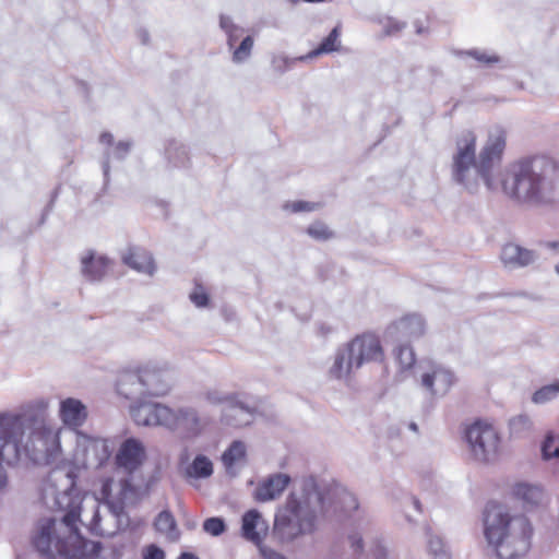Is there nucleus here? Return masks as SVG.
Segmentation results:
<instances>
[{"label":"nucleus","mask_w":559,"mask_h":559,"mask_svg":"<svg viewBox=\"0 0 559 559\" xmlns=\"http://www.w3.org/2000/svg\"><path fill=\"white\" fill-rule=\"evenodd\" d=\"M189 297L190 300L199 308L206 307L210 301L209 294L205 287L201 284H195Z\"/></svg>","instance_id":"obj_33"},{"label":"nucleus","mask_w":559,"mask_h":559,"mask_svg":"<svg viewBox=\"0 0 559 559\" xmlns=\"http://www.w3.org/2000/svg\"><path fill=\"white\" fill-rule=\"evenodd\" d=\"M252 47H253V37H251V36L245 37L242 39V41L240 43L239 47L237 49H235V51H234V55H233L234 61L241 62V61L246 60L250 56Z\"/></svg>","instance_id":"obj_30"},{"label":"nucleus","mask_w":559,"mask_h":559,"mask_svg":"<svg viewBox=\"0 0 559 559\" xmlns=\"http://www.w3.org/2000/svg\"><path fill=\"white\" fill-rule=\"evenodd\" d=\"M428 549L433 555L435 559H447L448 554L444 545L439 537H431L428 542Z\"/></svg>","instance_id":"obj_34"},{"label":"nucleus","mask_w":559,"mask_h":559,"mask_svg":"<svg viewBox=\"0 0 559 559\" xmlns=\"http://www.w3.org/2000/svg\"><path fill=\"white\" fill-rule=\"evenodd\" d=\"M341 29L338 26H335L330 34L320 43V45L309 52V57L313 58L322 53H330L333 51H337L340 49Z\"/></svg>","instance_id":"obj_21"},{"label":"nucleus","mask_w":559,"mask_h":559,"mask_svg":"<svg viewBox=\"0 0 559 559\" xmlns=\"http://www.w3.org/2000/svg\"><path fill=\"white\" fill-rule=\"evenodd\" d=\"M81 508H71L61 521L45 519L38 523L37 532L33 537V545L37 551L49 558L56 555L67 559H83L86 548L92 546L95 555L99 551V544L90 543L80 534L78 522Z\"/></svg>","instance_id":"obj_4"},{"label":"nucleus","mask_w":559,"mask_h":559,"mask_svg":"<svg viewBox=\"0 0 559 559\" xmlns=\"http://www.w3.org/2000/svg\"><path fill=\"white\" fill-rule=\"evenodd\" d=\"M396 329L407 336H420L425 331V321L419 314H406L396 323Z\"/></svg>","instance_id":"obj_19"},{"label":"nucleus","mask_w":559,"mask_h":559,"mask_svg":"<svg viewBox=\"0 0 559 559\" xmlns=\"http://www.w3.org/2000/svg\"><path fill=\"white\" fill-rule=\"evenodd\" d=\"M108 485H109V481H106L103 486V493H106L107 491V488H108Z\"/></svg>","instance_id":"obj_45"},{"label":"nucleus","mask_w":559,"mask_h":559,"mask_svg":"<svg viewBox=\"0 0 559 559\" xmlns=\"http://www.w3.org/2000/svg\"><path fill=\"white\" fill-rule=\"evenodd\" d=\"M167 416L166 428L180 431L186 438L199 436L207 424L192 407H182L177 411L169 408Z\"/></svg>","instance_id":"obj_9"},{"label":"nucleus","mask_w":559,"mask_h":559,"mask_svg":"<svg viewBox=\"0 0 559 559\" xmlns=\"http://www.w3.org/2000/svg\"><path fill=\"white\" fill-rule=\"evenodd\" d=\"M117 391L126 399L134 395L163 396L168 393L169 384L163 370L142 367L122 371L117 380Z\"/></svg>","instance_id":"obj_7"},{"label":"nucleus","mask_w":559,"mask_h":559,"mask_svg":"<svg viewBox=\"0 0 559 559\" xmlns=\"http://www.w3.org/2000/svg\"><path fill=\"white\" fill-rule=\"evenodd\" d=\"M290 481L289 476L285 474H275L266 480L260 483L255 489V499L258 501H270L278 498Z\"/></svg>","instance_id":"obj_15"},{"label":"nucleus","mask_w":559,"mask_h":559,"mask_svg":"<svg viewBox=\"0 0 559 559\" xmlns=\"http://www.w3.org/2000/svg\"><path fill=\"white\" fill-rule=\"evenodd\" d=\"M454 381L453 372L441 366L433 367L431 372L423 374L421 378L423 385L435 394L448 392Z\"/></svg>","instance_id":"obj_13"},{"label":"nucleus","mask_w":559,"mask_h":559,"mask_svg":"<svg viewBox=\"0 0 559 559\" xmlns=\"http://www.w3.org/2000/svg\"><path fill=\"white\" fill-rule=\"evenodd\" d=\"M503 192L528 204L559 201V166L550 157L536 155L522 158L507 170L502 180Z\"/></svg>","instance_id":"obj_2"},{"label":"nucleus","mask_w":559,"mask_h":559,"mask_svg":"<svg viewBox=\"0 0 559 559\" xmlns=\"http://www.w3.org/2000/svg\"><path fill=\"white\" fill-rule=\"evenodd\" d=\"M325 493H322L314 478L309 477L302 483L300 496L290 493L284 507L280 508L274 521L273 532L284 542L293 540L300 535L312 533L316 528L317 507L325 511Z\"/></svg>","instance_id":"obj_5"},{"label":"nucleus","mask_w":559,"mask_h":559,"mask_svg":"<svg viewBox=\"0 0 559 559\" xmlns=\"http://www.w3.org/2000/svg\"><path fill=\"white\" fill-rule=\"evenodd\" d=\"M400 29H401V26H400L399 24H395V25L393 26V32H399ZM391 33H392V31H389V32H388V34H391Z\"/></svg>","instance_id":"obj_43"},{"label":"nucleus","mask_w":559,"mask_h":559,"mask_svg":"<svg viewBox=\"0 0 559 559\" xmlns=\"http://www.w3.org/2000/svg\"><path fill=\"white\" fill-rule=\"evenodd\" d=\"M261 551L265 559H285L283 556L273 550L261 549Z\"/></svg>","instance_id":"obj_39"},{"label":"nucleus","mask_w":559,"mask_h":559,"mask_svg":"<svg viewBox=\"0 0 559 559\" xmlns=\"http://www.w3.org/2000/svg\"><path fill=\"white\" fill-rule=\"evenodd\" d=\"M465 436L475 460L488 462L498 453L500 437L491 424L476 420L466 428Z\"/></svg>","instance_id":"obj_8"},{"label":"nucleus","mask_w":559,"mask_h":559,"mask_svg":"<svg viewBox=\"0 0 559 559\" xmlns=\"http://www.w3.org/2000/svg\"><path fill=\"white\" fill-rule=\"evenodd\" d=\"M82 273L90 281H100L109 271L111 261L105 255L87 251L81 259Z\"/></svg>","instance_id":"obj_14"},{"label":"nucleus","mask_w":559,"mask_h":559,"mask_svg":"<svg viewBox=\"0 0 559 559\" xmlns=\"http://www.w3.org/2000/svg\"><path fill=\"white\" fill-rule=\"evenodd\" d=\"M86 455L92 453L98 464H103L110 456L107 441L100 438H90L85 447Z\"/></svg>","instance_id":"obj_23"},{"label":"nucleus","mask_w":559,"mask_h":559,"mask_svg":"<svg viewBox=\"0 0 559 559\" xmlns=\"http://www.w3.org/2000/svg\"><path fill=\"white\" fill-rule=\"evenodd\" d=\"M542 452L544 459L559 457V447H555V440L548 436L543 443Z\"/></svg>","instance_id":"obj_35"},{"label":"nucleus","mask_w":559,"mask_h":559,"mask_svg":"<svg viewBox=\"0 0 559 559\" xmlns=\"http://www.w3.org/2000/svg\"><path fill=\"white\" fill-rule=\"evenodd\" d=\"M533 252L515 243H507L501 251V260L507 265L525 266L533 261Z\"/></svg>","instance_id":"obj_18"},{"label":"nucleus","mask_w":559,"mask_h":559,"mask_svg":"<svg viewBox=\"0 0 559 559\" xmlns=\"http://www.w3.org/2000/svg\"><path fill=\"white\" fill-rule=\"evenodd\" d=\"M169 407L152 402H140L132 405L130 415L139 426H164L166 427Z\"/></svg>","instance_id":"obj_10"},{"label":"nucleus","mask_w":559,"mask_h":559,"mask_svg":"<svg viewBox=\"0 0 559 559\" xmlns=\"http://www.w3.org/2000/svg\"><path fill=\"white\" fill-rule=\"evenodd\" d=\"M154 527L168 537H175L177 524L174 515L169 511H162L154 521Z\"/></svg>","instance_id":"obj_26"},{"label":"nucleus","mask_w":559,"mask_h":559,"mask_svg":"<svg viewBox=\"0 0 559 559\" xmlns=\"http://www.w3.org/2000/svg\"><path fill=\"white\" fill-rule=\"evenodd\" d=\"M88 416L86 406L76 399L68 397L60 403L59 417L64 426L78 429L84 425Z\"/></svg>","instance_id":"obj_12"},{"label":"nucleus","mask_w":559,"mask_h":559,"mask_svg":"<svg viewBox=\"0 0 559 559\" xmlns=\"http://www.w3.org/2000/svg\"><path fill=\"white\" fill-rule=\"evenodd\" d=\"M219 25L228 35V44H229V46H233L234 45V40H235L234 32L237 31V27L233 24L230 19L227 17V16H221Z\"/></svg>","instance_id":"obj_36"},{"label":"nucleus","mask_w":559,"mask_h":559,"mask_svg":"<svg viewBox=\"0 0 559 559\" xmlns=\"http://www.w3.org/2000/svg\"><path fill=\"white\" fill-rule=\"evenodd\" d=\"M484 534L500 559H516L530 550L533 527L524 515H511L504 506L489 502L484 511Z\"/></svg>","instance_id":"obj_3"},{"label":"nucleus","mask_w":559,"mask_h":559,"mask_svg":"<svg viewBox=\"0 0 559 559\" xmlns=\"http://www.w3.org/2000/svg\"><path fill=\"white\" fill-rule=\"evenodd\" d=\"M99 141L104 144L111 145L114 142V136L109 132H104L100 134Z\"/></svg>","instance_id":"obj_40"},{"label":"nucleus","mask_w":559,"mask_h":559,"mask_svg":"<svg viewBox=\"0 0 559 559\" xmlns=\"http://www.w3.org/2000/svg\"><path fill=\"white\" fill-rule=\"evenodd\" d=\"M178 559H199V558L191 552H182Z\"/></svg>","instance_id":"obj_42"},{"label":"nucleus","mask_w":559,"mask_h":559,"mask_svg":"<svg viewBox=\"0 0 559 559\" xmlns=\"http://www.w3.org/2000/svg\"><path fill=\"white\" fill-rule=\"evenodd\" d=\"M415 504H416V508L419 510V502L417 500L415 501Z\"/></svg>","instance_id":"obj_46"},{"label":"nucleus","mask_w":559,"mask_h":559,"mask_svg":"<svg viewBox=\"0 0 559 559\" xmlns=\"http://www.w3.org/2000/svg\"><path fill=\"white\" fill-rule=\"evenodd\" d=\"M122 261L138 272L152 275L155 271V263L152 255L140 247L128 248L127 252L122 255Z\"/></svg>","instance_id":"obj_16"},{"label":"nucleus","mask_w":559,"mask_h":559,"mask_svg":"<svg viewBox=\"0 0 559 559\" xmlns=\"http://www.w3.org/2000/svg\"><path fill=\"white\" fill-rule=\"evenodd\" d=\"M212 473V462L204 455H198L188 468V474L193 477H209Z\"/></svg>","instance_id":"obj_27"},{"label":"nucleus","mask_w":559,"mask_h":559,"mask_svg":"<svg viewBox=\"0 0 559 559\" xmlns=\"http://www.w3.org/2000/svg\"><path fill=\"white\" fill-rule=\"evenodd\" d=\"M265 523L262 520L261 514L255 509H251L247 511L242 515V536L252 542L253 544L260 546L262 543V537L260 535L259 530H265Z\"/></svg>","instance_id":"obj_17"},{"label":"nucleus","mask_w":559,"mask_h":559,"mask_svg":"<svg viewBox=\"0 0 559 559\" xmlns=\"http://www.w3.org/2000/svg\"><path fill=\"white\" fill-rule=\"evenodd\" d=\"M145 457V449L142 442L134 438H129L120 445L116 455V462L120 467L133 472L142 465Z\"/></svg>","instance_id":"obj_11"},{"label":"nucleus","mask_w":559,"mask_h":559,"mask_svg":"<svg viewBox=\"0 0 559 559\" xmlns=\"http://www.w3.org/2000/svg\"><path fill=\"white\" fill-rule=\"evenodd\" d=\"M247 454L246 445L241 441H234L223 453L222 460L226 467L230 468L235 464L245 461Z\"/></svg>","instance_id":"obj_24"},{"label":"nucleus","mask_w":559,"mask_h":559,"mask_svg":"<svg viewBox=\"0 0 559 559\" xmlns=\"http://www.w3.org/2000/svg\"><path fill=\"white\" fill-rule=\"evenodd\" d=\"M143 559H165V552L158 546L151 544L143 549Z\"/></svg>","instance_id":"obj_38"},{"label":"nucleus","mask_w":559,"mask_h":559,"mask_svg":"<svg viewBox=\"0 0 559 559\" xmlns=\"http://www.w3.org/2000/svg\"><path fill=\"white\" fill-rule=\"evenodd\" d=\"M395 359L402 370L411 369L416 361L415 353L412 346L401 345L394 350Z\"/></svg>","instance_id":"obj_28"},{"label":"nucleus","mask_w":559,"mask_h":559,"mask_svg":"<svg viewBox=\"0 0 559 559\" xmlns=\"http://www.w3.org/2000/svg\"><path fill=\"white\" fill-rule=\"evenodd\" d=\"M384 349L378 334L362 332L353 337L343 350H340L330 368V376L343 379L350 376L354 369L366 364L383 362Z\"/></svg>","instance_id":"obj_6"},{"label":"nucleus","mask_w":559,"mask_h":559,"mask_svg":"<svg viewBox=\"0 0 559 559\" xmlns=\"http://www.w3.org/2000/svg\"><path fill=\"white\" fill-rule=\"evenodd\" d=\"M557 272L559 273V266H557Z\"/></svg>","instance_id":"obj_48"},{"label":"nucleus","mask_w":559,"mask_h":559,"mask_svg":"<svg viewBox=\"0 0 559 559\" xmlns=\"http://www.w3.org/2000/svg\"><path fill=\"white\" fill-rule=\"evenodd\" d=\"M228 397H225V399H218V402H222V401H227Z\"/></svg>","instance_id":"obj_47"},{"label":"nucleus","mask_w":559,"mask_h":559,"mask_svg":"<svg viewBox=\"0 0 559 559\" xmlns=\"http://www.w3.org/2000/svg\"><path fill=\"white\" fill-rule=\"evenodd\" d=\"M559 394V381L547 384L538 389L532 396V401L536 404L546 403Z\"/></svg>","instance_id":"obj_29"},{"label":"nucleus","mask_w":559,"mask_h":559,"mask_svg":"<svg viewBox=\"0 0 559 559\" xmlns=\"http://www.w3.org/2000/svg\"><path fill=\"white\" fill-rule=\"evenodd\" d=\"M548 246L554 249H557V248H559V241L558 242H549Z\"/></svg>","instance_id":"obj_44"},{"label":"nucleus","mask_w":559,"mask_h":559,"mask_svg":"<svg viewBox=\"0 0 559 559\" xmlns=\"http://www.w3.org/2000/svg\"><path fill=\"white\" fill-rule=\"evenodd\" d=\"M224 418L227 425L234 427H243L250 424L252 418V413L249 408L242 405H231L226 413L224 414Z\"/></svg>","instance_id":"obj_20"},{"label":"nucleus","mask_w":559,"mask_h":559,"mask_svg":"<svg viewBox=\"0 0 559 559\" xmlns=\"http://www.w3.org/2000/svg\"><path fill=\"white\" fill-rule=\"evenodd\" d=\"M513 493L515 497L531 504L537 503L543 497V491L539 487L524 483L516 484L513 487Z\"/></svg>","instance_id":"obj_25"},{"label":"nucleus","mask_w":559,"mask_h":559,"mask_svg":"<svg viewBox=\"0 0 559 559\" xmlns=\"http://www.w3.org/2000/svg\"><path fill=\"white\" fill-rule=\"evenodd\" d=\"M307 233L317 240H328L333 237V233L329 229V227L325 224L321 222H317L310 225L307 228Z\"/></svg>","instance_id":"obj_31"},{"label":"nucleus","mask_w":559,"mask_h":559,"mask_svg":"<svg viewBox=\"0 0 559 559\" xmlns=\"http://www.w3.org/2000/svg\"><path fill=\"white\" fill-rule=\"evenodd\" d=\"M477 135L472 130L462 131L455 139L452 156L453 179L466 187L481 178L488 189H493L492 171L499 166L507 146V131L493 126L487 131V139L476 157Z\"/></svg>","instance_id":"obj_1"},{"label":"nucleus","mask_w":559,"mask_h":559,"mask_svg":"<svg viewBox=\"0 0 559 559\" xmlns=\"http://www.w3.org/2000/svg\"><path fill=\"white\" fill-rule=\"evenodd\" d=\"M66 478V485L62 489H56V499L59 502L61 499L68 497L75 486V475L72 471H64L63 468H56L50 473V478L59 480Z\"/></svg>","instance_id":"obj_22"},{"label":"nucleus","mask_w":559,"mask_h":559,"mask_svg":"<svg viewBox=\"0 0 559 559\" xmlns=\"http://www.w3.org/2000/svg\"><path fill=\"white\" fill-rule=\"evenodd\" d=\"M203 530L212 536H219L226 530V525L221 518H209L203 523Z\"/></svg>","instance_id":"obj_32"},{"label":"nucleus","mask_w":559,"mask_h":559,"mask_svg":"<svg viewBox=\"0 0 559 559\" xmlns=\"http://www.w3.org/2000/svg\"><path fill=\"white\" fill-rule=\"evenodd\" d=\"M352 546L356 551H360L362 549V539L361 537H352Z\"/></svg>","instance_id":"obj_41"},{"label":"nucleus","mask_w":559,"mask_h":559,"mask_svg":"<svg viewBox=\"0 0 559 559\" xmlns=\"http://www.w3.org/2000/svg\"><path fill=\"white\" fill-rule=\"evenodd\" d=\"M285 207L294 213H297V212H311L317 207V205L314 203H310V202L296 201V202L286 204Z\"/></svg>","instance_id":"obj_37"}]
</instances>
